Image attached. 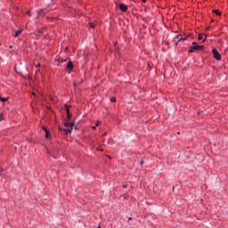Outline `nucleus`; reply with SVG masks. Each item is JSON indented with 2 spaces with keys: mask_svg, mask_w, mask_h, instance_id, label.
<instances>
[{
  "mask_svg": "<svg viewBox=\"0 0 228 228\" xmlns=\"http://www.w3.org/2000/svg\"><path fill=\"white\" fill-rule=\"evenodd\" d=\"M64 126H65V127H67V129H64V131H65L66 134H69V133L72 132V130H73V126H74L72 123L65 122V123H64Z\"/></svg>",
  "mask_w": 228,
  "mask_h": 228,
  "instance_id": "nucleus-1",
  "label": "nucleus"
},
{
  "mask_svg": "<svg viewBox=\"0 0 228 228\" xmlns=\"http://www.w3.org/2000/svg\"><path fill=\"white\" fill-rule=\"evenodd\" d=\"M212 53L214 55V58L217 61H221L222 60V55L220 54V53L218 52V50H216V48H214L212 50Z\"/></svg>",
  "mask_w": 228,
  "mask_h": 228,
  "instance_id": "nucleus-2",
  "label": "nucleus"
},
{
  "mask_svg": "<svg viewBox=\"0 0 228 228\" xmlns=\"http://www.w3.org/2000/svg\"><path fill=\"white\" fill-rule=\"evenodd\" d=\"M193 46L192 49L195 51H203L205 49V46L201 45H198L196 42L192 43Z\"/></svg>",
  "mask_w": 228,
  "mask_h": 228,
  "instance_id": "nucleus-3",
  "label": "nucleus"
},
{
  "mask_svg": "<svg viewBox=\"0 0 228 228\" xmlns=\"http://www.w3.org/2000/svg\"><path fill=\"white\" fill-rule=\"evenodd\" d=\"M48 12H49L48 9H41V10H39L38 17L46 15V13H48Z\"/></svg>",
  "mask_w": 228,
  "mask_h": 228,
  "instance_id": "nucleus-4",
  "label": "nucleus"
},
{
  "mask_svg": "<svg viewBox=\"0 0 228 228\" xmlns=\"http://www.w3.org/2000/svg\"><path fill=\"white\" fill-rule=\"evenodd\" d=\"M119 9H120L123 12H127V4H119Z\"/></svg>",
  "mask_w": 228,
  "mask_h": 228,
  "instance_id": "nucleus-5",
  "label": "nucleus"
},
{
  "mask_svg": "<svg viewBox=\"0 0 228 228\" xmlns=\"http://www.w3.org/2000/svg\"><path fill=\"white\" fill-rule=\"evenodd\" d=\"M42 128L45 133V139H49L50 138V132L45 127H42Z\"/></svg>",
  "mask_w": 228,
  "mask_h": 228,
  "instance_id": "nucleus-6",
  "label": "nucleus"
},
{
  "mask_svg": "<svg viewBox=\"0 0 228 228\" xmlns=\"http://www.w3.org/2000/svg\"><path fill=\"white\" fill-rule=\"evenodd\" d=\"M73 68H74L73 62L72 61H69L68 65H67V69L69 70H72Z\"/></svg>",
  "mask_w": 228,
  "mask_h": 228,
  "instance_id": "nucleus-7",
  "label": "nucleus"
},
{
  "mask_svg": "<svg viewBox=\"0 0 228 228\" xmlns=\"http://www.w3.org/2000/svg\"><path fill=\"white\" fill-rule=\"evenodd\" d=\"M66 112H67V118H68V120H70L71 118H72V115L69 112V109H66Z\"/></svg>",
  "mask_w": 228,
  "mask_h": 228,
  "instance_id": "nucleus-8",
  "label": "nucleus"
},
{
  "mask_svg": "<svg viewBox=\"0 0 228 228\" xmlns=\"http://www.w3.org/2000/svg\"><path fill=\"white\" fill-rule=\"evenodd\" d=\"M21 33H22V29H19V30L15 31L14 37H20V35H21Z\"/></svg>",
  "mask_w": 228,
  "mask_h": 228,
  "instance_id": "nucleus-9",
  "label": "nucleus"
},
{
  "mask_svg": "<svg viewBox=\"0 0 228 228\" xmlns=\"http://www.w3.org/2000/svg\"><path fill=\"white\" fill-rule=\"evenodd\" d=\"M213 12L216 15H222V12L219 10H214Z\"/></svg>",
  "mask_w": 228,
  "mask_h": 228,
  "instance_id": "nucleus-10",
  "label": "nucleus"
},
{
  "mask_svg": "<svg viewBox=\"0 0 228 228\" xmlns=\"http://www.w3.org/2000/svg\"><path fill=\"white\" fill-rule=\"evenodd\" d=\"M198 39L200 41L203 40V35L202 34H200L199 37H198Z\"/></svg>",
  "mask_w": 228,
  "mask_h": 228,
  "instance_id": "nucleus-11",
  "label": "nucleus"
},
{
  "mask_svg": "<svg viewBox=\"0 0 228 228\" xmlns=\"http://www.w3.org/2000/svg\"><path fill=\"white\" fill-rule=\"evenodd\" d=\"M195 51V49L192 48V46L190 47L189 53H192Z\"/></svg>",
  "mask_w": 228,
  "mask_h": 228,
  "instance_id": "nucleus-12",
  "label": "nucleus"
},
{
  "mask_svg": "<svg viewBox=\"0 0 228 228\" xmlns=\"http://www.w3.org/2000/svg\"><path fill=\"white\" fill-rule=\"evenodd\" d=\"M0 101H1V102H6V101H8V98H1V97H0Z\"/></svg>",
  "mask_w": 228,
  "mask_h": 228,
  "instance_id": "nucleus-13",
  "label": "nucleus"
},
{
  "mask_svg": "<svg viewBox=\"0 0 228 228\" xmlns=\"http://www.w3.org/2000/svg\"><path fill=\"white\" fill-rule=\"evenodd\" d=\"M89 27L94 28L95 25L94 23H89Z\"/></svg>",
  "mask_w": 228,
  "mask_h": 228,
  "instance_id": "nucleus-14",
  "label": "nucleus"
},
{
  "mask_svg": "<svg viewBox=\"0 0 228 228\" xmlns=\"http://www.w3.org/2000/svg\"><path fill=\"white\" fill-rule=\"evenodd\" d=\"M4 169L0 170V176L4 175Z\"/></svg>",
  "mask_w": 228,
  "mask_h": 228,
  "instance_id": "nucleus-15",
  "label": "nucleus"
},
{
  "mask_svg": "<svg viewBox=\"0 0 228 228\" xmlns=\"http://www.w3.org/2000/svg\"><path fill=\"white\" fill-rule=\"evenodd\" d=\"M110 102H116V98L111 97V98H110Z\"/></svg>",
  "mask_w": 228,
  "mask_h": 228,
  "instance_id": "nucleus-16",
  "label": "nucleus"
},
{
  "mask_svg": "<svg viewBox=\"0 0 228 228\" xmlns=\"http://www.w3.org/2000/svg\"><path fill=\"white\" fill-rule=\"evenodd\" d=\"M210 29V26H208L206 28H205V30H209Z\"/></svg>",
  "mask_w": 228,
  "mask_h": 228,
  "instance_id": "nucleus-17",
  "label": "nucleus"
},
{
  "mask_svg": "<svg viewBox=\"0 0 228 228\" xmlns=\"http://www.w3.org/2000/svg\"><path fill=\"white\" fill-rule=\"evenodd\" d=\"M100 125V122L99 121H97V123H96V126H98Z\"/></svg>",
  "mask_w": 228,
  "mask_h": 228,
  "instance_id": "nucleus-18",
  "label": "nucleus"
},
{
  "mask_svg": "<svg viewBox=\"0 0 228 228\" xmlns=\"http://www.w3.org/2000/svg\"><path fill=\"white\" fill-rule=\"evenodd\" d=\"M64 61H66V60H61V61H60V62H64Z\"/></svg>",
  "mask_w": 228,
  "mask_h": 228,
  "instance_id": "nucleus-19",
  "label": "nucleus"
},
{
  "mask_svg": "<svg viewBox=\"0 0 228 228\" xmlns=\"http://www.w3.org/2000/svg\"><path fill=\"white\" fill-rule=\"evenodd\" d=\"M27 14H28V15H30V12H27Z\"/></svg>",
  "mask_w": 228,
  "mask_h": 228,
  "instance_id": "nucleus-20",
  "label": "nucleus"
},
{
  "mask_svg": "<svg viewBox=\"0 0 228 228\" xmlns=\"http://www.w3.org/2000/svg\"><path fill=\"white\" fill-rule=\"evenodd\" d=\"M142 3H146V0H142Z\"/></svg>",
  "mask_w": 228,
  "mask_h": 228,
  "instance_id": "nucleus-21",
  "label": "nucleus"
},
{
  "mask_svg": "<svg viewBox=\"0 0 228 228\" xmlns=\"http://www.w3.org/2000/svg\"><path fill=\"white\" fill-rule=\"evenodd\" d=\"M36 67H40V64H38L37 66H36Z\"/></svg>",
  "mask_w": 228,
  "mask_h": 228,
  "instance_id": "nucleus-22",
  "label": "nucleus"
},
{
  "mask_svg": "<svg viewBox=\"0 0 228 228\" xmlns=\"http://www.w3.org/2000/svg\"><path fill=\"white\" fill-rule=\"evenodd\" d=\"M92 128H93V129H95V126H93Z\"/></svg>",
  "mask_w": 228,
  "mask_h": 228,
  "instance_id": "nucleus-23",
  "label": "nucleus"
},
{
  "mask_svg": "<svg viewBox=\"0 0 228 228\" xmlns=\"http://www.w3.org/2000/svg\"><path fill=\"white\" fill-rule=\"evenodd\" d=\"M0 117H3V114H0Z\"/></svg>",
  "mask_w": 228,
  "mask_h": 228,
  "instance_id": "nucleus-24",
  "label": "nucleus"
},
{
  "mask_svg": "<svg viewBox=\"0 0 228 228\" xmlns=\"http://www.w3.org/2000/svg\"><path fill=\"white\" fill-rule=\"evenodd\" d=\"M143 161L141 162V165H142Z\"/></svg>",
  "mask_w": 228,
  "mask_h": 228,
  "instance_id": "nucleus-25",
  "label": "nucleus"
},
{
  "mask_svg": "<svg viewBox=\"0 0 228 228\" xmlns=\"http://www.w3.org/2000/svg\"><path fill=\"white\" fill-rule=\"evenodd\" d=\"M61 131H62V129L61 128H59Z\"/></svg>",
  "mask_w": 228,
  "mask_h": 228,
  "instance_id": "nucleus-26",
  "label": "nucleus"
},
{
  "mask_svg": "<svg viewBox=\"0 0 228 228\" xmlns=\"http://www.w3.org/2000/svg\"><path fill=\"white\" fill-rule=\"evenodd\" d=\"M211 22H214V20H212Z\"/></svg>",
  "mask_w": 228,
  "mask_h": 228,
  "instance_id": "nucleus-27",
  "label": "nucleus"
},
{
  "mask_svg": "<svg viewBox=\"0 0 228 228\" xmlns=\"http://www.w3.org/2000/svg\"><path fill=\"white\" fill-rule=\"evenodd\" d=\"M98 228H101V226H98Z\"/></svg>",
  "mask_w": 228,
  "mask_h": 228,
  "instance_id": "nucleus-28",
  "label": "nucleus"
}]
</instances>
